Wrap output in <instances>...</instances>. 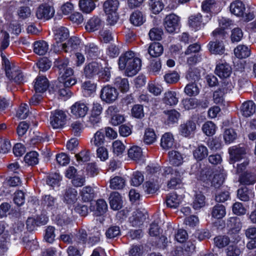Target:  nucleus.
<instances>
[{
	"label": "nucleus",
	"mask_w": 256,
	"mask_h": 256,
	"mask_svg": "<svg viewBox=\"0 0 256 256\" xmlns=\"http://www.w3.org/2000/svg\"><path fill=\"white\" fill-rule=\"evenodd\" d=\"M119 68L125 70V74L128 76L136 75L140 70L142 66L141 60L135 56L132 52H126L119 58Z\"/></svg>",
	"instance_id": "nucleus-1"
},
{
	"label": "nucleus",
	"mask_w": 256,
	"mask_h": 256,
	"mask_svg": "<svg viewBox=\"0 0 256 256\" xmlns=\"http://www.w3.org/2000/svg\"><path fill=\"white\" fill-rule=\"evenodd\" d=\"M4 65L6 76L10 81L18 84L22 82L24 77L18 66L11 64L7 59L4 60Z\"/></svg>",
	"instance_id": "nucleus-2"
},
{
	"label": "nucleus",
	"mask_w": 256,
	"mask_h": 256,
	"mask_svg": "<svg viewBox=\"0 0 256 256\" xmlns=\"http://www.w3.org/2000/svg\"><path fill=\"white\" fill-rule=\"evenodd\" d=\"M48 86V82L46 77L38 76L36 79L34 90L36 94L33 96V104H38L42 100V94L44 92Z\"/></svg>",
	"instance_id": "nucleus-3"
},
{
	"label": "nucleus",
	"mask_w": 256,
	"mask_h": 256,
	"mask_svg": "<svg viewBox=\"0 0 256 256\" xmlns=\"http://www.w3.org/2000/svg\"><path fill=\"white\" fill-rule=\"evenodd\" d=\"M210 18V14L206 15L203 18L200 14L198 13L189 17L188 23L190 26L196 30L203 28Z\"/></svg>",
	"instance_id": "nucleus-4"
},
{
	"label": "nucleus",
	"mask_w": 256,
	"mask_h": 256,
	"mask_svg": "<svg viewBox=\"0 0 256 256\" xmlns=\"http://www.w3.org/2000/svg\"><path fill=\"white\" fill-rule=\"evenodd\" d=\"M118 92L116 88L106 86L102 89L100 98L106 103L111 104L118 98Z\"/></svg>",
	"instance_id": "nucleus-5"
},
{
	"label": "nucleus",
	"mask_w": 256,
	"mask_h": 256,
	"mask_svg": "<svg viewBox=\"0 0 256 256\" xmlns=\"http://www.w3.org/2000/svg\"><path fill=\"white\" fill-rule=\"evenodd\" d=\"M66 117V114L62 110H56L52 112L50 118L51 126L54 128H62L65 124Z\"/></svg>",
	"instance_id": "nucleus-6"
},
{
	"label": "nucleus",
	"mask_w": 256,
	"mask_h": 256,
	"mask_svg": "<svg viewBox=\"0 0 256 256\" xmlns=\"http://www.w3.org/2000/svg\"><path fill=\"white\" fill-rule=\"evenodd\" d=\"M218 23L220 28L216 29L212 32V35L216 38L224 39L226 33L224 30L232 26V22L228 18H221L218 19Z\"/></svg>",
	"instance_id": "nucleus-7"
},
{
	"label": "nucleus",
	"mask_w": 256,
	"mask_h": 256,
	"mask_svg": "<svg viewBox=\"0 0 256 256\" xmlns=\"http://www.w3.org/2000/svg\"><path fill=\"white\" fill-rule=\"evenodd\" d=\"M35 14L38 19L48 20L54 16V10L50 6L41 4L37 8Z\"/></svg>",
	"instance_id": "nucleus-8"
},
{
	"label": "nucleus",
	"mask_w": 256,
	"mask_h": 256,
	"mask_svg": "<svg viewBox=\"0 0 256 256\" xmlns=\"http://www.w3.org/2000/svg\"><path fill=\"white\" fill-rule=\"evenodd\" d=\"M228 152L232 162L241 161L248 158V154L244 148L234 146L229 148Z\"/></svg>",
	"instance_id": "nucleus-9"
},
{
	"label": "nucleus",
	"mask_w": 256,
	"mask_h": 256,
	"mask_svg": "<svg viewBox=\"0 0 256 256\" xmlns=\"http://www.w3.org/2000/svg\"><path fill=\"white\" fill-rule=\"evenodd\" d=\"M180 23V18L174 14H170L164 18V25L168 32L172 33L178 28Z\"/></svg>",
	"instance_id": "nucleus-10"
},
{
	"label": "nucleus",
	"mask_w": 256,
	"mask_h": 256,
	"mask_svg": "<svg viewBox=\"0 0 256 256\" xmlns=\"http://www.w3.org/2000/svg\"><path fill=\"white\" fill-rule=\"evenodd\" d=\"M89 108L87 104L78 102H75L70 108L72 114L76 117L83 118L88 111Z\"/></svg>",
	"instance_id": "nucleus-11"
},
{
	"label": "nucleus",
	"mask_w": 256,
	"mask_h": 256,
	"mask_svg": "<svg viewBox=\"0 0 256 256\" xmlns=\"http://www.w3.org/2000/svg\"><path fill=\"white\" fill-rule=\"evenodd\" d=\"M218 38L222 40L221 38H216L215 40L209 42L208 47L211 53L216 54H222L224 52V46L222 41L220 40Z\"/></svg>",
	"instance_id": "nucleus-12"
},
{
	"label": "nucleus",
	"mask_w": 256,
	"mask_h": 256,
	"mask_svg": "<svg viewBox=\"0 0 256 256\" xmlns=\"http://www.w3.org/2000/svg\"><path fill=\"white\" fill-rule=\"evenodd\" d=\"M196 129V124L192 121L189 120L180 124V133L184 137H188L192 134Z\"/></svg>",
	"instance_id": "nucleus-13"
},
{
	"label": "nucleus",
	"mask_w": 256,
	"mask_h": 256,
	"mask_svg": "<svg viewBox=\"0 0 256 256\" xmlns=\"http://www.w3.org/2000/svg\"><path fill=\"white\" fill-rule=\"evenodd\" d=\"M169 163L174 166H178L184 162L183 155L177 150H170L168 152Z\"/></svg>",
	"instance_id": "nucleus-14"
},
{
	"label": "nucleus",
	"mask_w": 256,
	"mask_h": 256,
	"mask_svg": "<svg viewBox=\"0 0 256 256\" xmlns=\"http://www.w3.org/2000/svg\"><path fill=\"white\" fill-rule=\"evenodd\" d=\"M183 200L182 196L172 192L169 194L166 198V204L168 207L176 208L182 203Z\"/></svg>",
	"instance_id": "nucleus-15"
},
{
	"label": "nucleus",
	"mask_w": 256,
	"mask_h": 256,
	"mask_svg": "<svg viewBox=\"0 0 256 256\" xmlns=\"http://www.w3.org/2000/svg\"><path fill=\"white\" fill-rule=\"evenodd\" d=\"M101 69H102L101 64L96 62H91L85 66V76L88 78H93L94 76L98 74Z\"/></svg>",
	"instance_id": "nucleus-16"
},
{
	"label": "nucleus",
	"mask_w": 256,
	"mask_h": 256,
	"mask_svg": "<svg viewBox=\"0 0 256 256\" xmlns=\"http://www.w3.org/2000/svg\"><path fill=\"white\" fill-rule=\"evenodd\" d=\"M54 31V38L58 42H61L65 40L70 35L68 29L62 26L55 27Z\"/></svg>",
	"instance_id": "nucleus-17"
},
{
	"label": "nucleus",
	"mask_w": 256,
	"mask_h": 256,
	"mask_svg": "<svg viewBox=\"0 0 256 256\" xmlns=\"http://www.w3.org/2000/svg\"><path fill=\"white\" fill-rule=\"evenodd\" d=\"M104 24V21L99 17L94 16L87 22L86 28L88 32H94L100 28Z\"/></svg>",
	"instance_id": "nucleus-18"
},
{
	"label": "nucleus",
	"mask_w": 256,
	"mask_h": 256,
	"mask_svg": "<svg viewBox=\"0 0 256 256\" xmlns=\"http://www.w3.org/2000/svg\"><path fill=\"white\" fill-rule=\"evenodd\" d=\"M162 101L166 105L174 106L178 103V98L176 92L168 90L164 92Z\"/></svg>",
	"instance_id": "nucleus-19"
},
{
	"label": "nucleus",
	"mask_w": 256,
	"mask_h": 256,
	"mask_svg": "<svg viewBox=\"0 0 256 256\" xmlns=\"http://www.w3.org/2000/svg\"><path fill=\"white\" fill-rule=\"evenodd\" d=\"M230 8V12L238 16H243L246 10L244 4L238 0H234L232 2Z\"/></svg>",
	"instance_id": "nucleus-20"
},
{
	"label": "nucleus",
	"mask_w": 256,
	"mask_h": 256,
	"mask_svg": "<svg viewBox=\"0 0 256 256\" xmlns=\"http://www.w3.org/2000/svg\"><path fill=\"white\" fill-rule=\"evenodd\" d=\"M215 72L222 78H227L232 73V68L227 64H220L216 66Z\"/></svg>",
	"instance_id": "nucleus-21"
},
{
	"label": "nucleus",
	"mask_w": 256,
	"mask_h": 256,
	"mask_svg": "<svg viewBox=\"0 0 256 256\" xmlns=\"http://www.w3.org/2000/svg\"><path fill=\"white\" fill-rule=\"evenodd\" d=\"M202 8L206 12L216 13L220 10L219 5L214 0H205L202 4Z\"/></svg>",
	"instance_id": "nucleus-22"
},
{
	"label": "nucleus",
	"mask_w": 256,
	"mask_h": 256,
	"mask_svg": "<svg viewBox=\"0 0 256 256\" xmlns=\"http://www.w3.org/2000/svg\"><path fill=\"white\" fill-rule=\"evenodd\" d=\"M110 208L114 210H118L122 207V200L120 194L114 192L110 194L109 197Z\"/></svg>",
	"instance_id": "nucleus-23"
},
{
	"label": "nucleus",
	"mask_w": 256,
	"mask_h": 256,
	"mask_svg": "<svg viewBox=\"0 0 256 256\" xmlns=\"http://www.w3.org/2000/svg\"><path fill=\"white\" fill-rule=\"evenodd\" d=\"M256 110V106L252 100L244 102L241 107L242 114L245 117H249L254 114Z\"/></svg>",
	"instance_id": "nucleus-24"
},
{
	"label": "nucleus",
	"mask_w": 256,
	"mask_h": 256,
	"mask_svg": "<svg viewBox=\"0 0 256 256\" xmlns=\"http://www.w3.org/2000/svg\"><path fill=\"white\" fill-rule=\"evenodd\" d=\"M48 50V44L47 42L40 40L34 42L33 44V50L40 56L44 55Z\"/></svg>",
	"instance_id": "nucleus-25"
},
{
	"label": "nucleus",
	"mask_w": 256,
	"mask_h": 256,
	"mask_svg": "<svg viewBox=\"0 0 256 256\" xmlns=\"http://www.w3.org/2000/svg\"><path fill=\"white\" fill-rule=\"evenodd\" d=\"M106 141L105 136L102 130H98L90 139V143L92 146L100 147L103 146Z\"/></svg>",
	"instance_id": "nucleus-26"
},
{
	"label": "nucleus",
	"mask_w": 256,
	"mask_h": 256,
	"mask_svg": "<svg viewBox=\"0 0 256 256\" xmlns=\"http://www.w3.org/2000/svg\"><path fill=\"white\" fill-rule=\"evenodd\" d=\"M80 44V40L75 36L71 37L67 43L62 44V48L66 52H70L77 49Z\"/></svg>",
	"instance_id": "nucleus-27"
},
{
	"label": "nucleus",
	"mask_w": 256,
	"mask_h": 256,
	"mask_svg": "<svg viewBox=\"0 0 256 256\" xmlns=\"http://www.w3.org/2000/svg\"><path fill=\"white\" fill-rule=\"evenodd\" d=\"M64 202L68 204H74L78 199V192L76 190L72 188H66L64 194Z\"/></svg>",
	"instance_id": "nucleus-28"
},
{
	"label": "nucleus",
	"mask_w": 256,
	"mask_h": 256,
	"mask_svg": "<svg viewBox=\"0 0 256 256\" xmlns=\"http://www.w3.org/2000/svg\"><path fill=\"white\" fill-rule=\"evenodd\" d=\"M146 218V216L142 212L136 210L134 212L133 214L130 218V222L134 226H141Z\"/></svg>",
	"instance_id": "nucleus-29"
},
{
	"label": "nucleus",
	"mask_w": 256,
	"mask_h": 256,
	"mask_svg": "<svg viewBox=\"0 0 256 256\" xmlns=\"http://www.w3.org/2000/svg\"><path fill=\"white\" fill-rule=\"evenodd\" d=\"M130 21L133 25L140 26L145 22L146 17L141 12L136 10L131 14Z\"/></svg>",
	"instance_id": "nucleus-30"
},
{
	"label": "nucleus",
	"mask_w": 256,
	"mask_h": 256,
	"mask_svg": "<svg viewBox=\"0 0 256 256\" xmlns=\"http://www.w3.org/2000/svg\"><path fill=\"white\" fill-rule=\"evenodd\" d=\"M119 6L118 0H107L104 4V9L106 14L117 12Z\"/></svg>",
	"instance_id": "nucleus-31"
},
{
	"label": "nucleus",
	"mask_w": 256,
	"mask_h": 256,
	"mask_svg": "<svg viewBox=\"0 0 256 256\" xmlns=\"http://www.w3.org/2000/svg\"><path fill=\"white\" fill-rule=\"evenodd\" d=\"M163 50V46L160 43L153 42L149 46L148 52L151 56L156 58L162 54Z\"/></svg>",
	"instance_id": "nucleus-32"
},
{
	"label": "nucleus",
	"mask_w": 256,
	"mask_h": 256,
	"mask_svg": "<svg viewBox=\"0 0 256 256\" xmlns=\"http://www.w3.org/2000/svg\"><path fill=\"white\" fill-rule=\"evenodd\" d=\"M128 156L132 160L138 162L142 157V152L141 148L138 146H132L128 152Z\"/></svg>",
	"instance_id": "nucleus-33"
},
{
	"label": "nucleus",
	"mask_w": 256,
	"mask_h": 256,
	"mask_svg": "<svg viewBox=\"0 0 256 256\" xmlns=\"http://www.w3.org/2000/svg\"><path fill=\"white\" fill-rule=\"evenodd\" d=\"M193 155L197 160H202L208 156V150L203 145H198L194 150Z\"/></svg>",
	"instance_id": "nucleus-34"
},
{
	"label": "nucleus",
	"mask_w": 256,
	"mask_h": 256,
	"mask_svg": "<svg viewBox=\"0 0 256 256\" xmlns=\"http://www.w3.org/2000/svg\"><path fill=\"white\" fill-rule=\"evenodd\" d=\"M79 6L84 12L88 14L95 8L96 4L94 0H80Z\"/></svg>",
	"instance_id": "nucleus-35"
},
{
	"label": "nucleus",
	"mask_w": 256,
	"mask_h": 256,
	"mask_svg": "<svg viewBox=\"0 0 256 256\" xmlns=\"http://www.w3.org/2000/svg\"><path fill=\"white\" fill-rule=\"evenodd\" d=\"M183 170L180 168H173L170 166L162 167L161 169L162 176L166 178H171L175 176H179L180 172Z\"/></svg>",
	"instance_id": "nucleus-36"
},
{
	"label": "nucleus",
	"mask_w": 256,
	"mask_h": 256,
	"mask_svg": "<svg viewBox=\"0 0 256 256\" xmlns=\"http://www.w3.org/2000/svg\"><path fill=\"white\" fill-rule=\"evenodd\" d=\"M250 50L246 46L240 44L234 50L236 56L238 58H245L250 55Z\"/></svg>",
	"instance_id": "nucleus-37"
},
{
	"label": "nucleus",
	"mask_w": 256,
	"mask_h": 256,
	"mask_svg": "<svg viewBox=\"0 0 256 256\" xmlns=\"http://www.w3.org/2000/svg\"><path fill=\"white\" fill-rule=\"evenodd\" d=\"M174 138L170 133L164 134L161 138V146L166 150L172 148L174 146Z\"/></svg>",
	"instance_id": "nucleus-38"
},
{
	"label": "nucleus",
	"mask_w": 256,
	"mask_h": 256,
	"mask_svg": "<svg viewBox=\"0 0 256 256\" xmlns=\"http://www.w3.org/2000/svg\"><path fill=\"white\" fill-rule=\"evenodd\" d=\"M156 140V135L154 130L150 128L145 130L143 136V141L146 144H152Z\"/></svg>",
	"instance_id": "nucleus-39"
},
{
	"label": "nucleus",
	"mask_w": 256,
	"mask_h": 256,
	"mask_svg": "<svg viewBox=\"0 0 256 256\" xmlns=\"http://www.w3.org/2000/svg\"><path fill=\"white\" fill-rule=\"evenodd\" d=\"M114 84L122 92H127L130 88L128 79L119 76L115 78Z\"/></svg>",
	"instance_id": "nucleus-40"
},
{
	"label": "nucleus",
	"mask_w": 256,
	"mask_h": 256,
	"mask_svg": "<svg viewBox=\"0 0 256 256\" xmlns=\"http://www.w3.org/2000/svg\"><path fill=\"white\" fill-rule=\"evenodd\" d=\"M226 214V210L224 206L218 204L212 210V217L220 219L224 218Z\"/></svg>",
	"instance_id": "nucleus-41"
},
{
	"label": "nucleus",
	"mask_w": 256,
	"mask_h": 256,
	"mask_svg": "<svg viewBox=\"0 0 256 256\" xmlns=\"http://www.w3.org/2000/svg\"><path fill=\"white\" fill-rule=\"evenodd\" d=\"M82 88L83 94L86 96H91L96 90V85L90 81L84 82Z\"/></svg>",
	"instance_id": "nucleus-42"
},
{
	"label": "nucleus",
	"mask_w": 256,
	"mask_h": 256,
	"mask_svg": "<svg viewBox=\"0 0 256 256\" xmlns=\"http://www.w3.org/2000/svg\"><path fill=\"white\" fill-rule=\"evenodd\" d=\"M184 170H182L179 172V176H175L170 178V180L168 182V187L169 188H174L180 184L182 182V176Z\"/></svg>",
	"instance_id": "nucleus-43"
},
{
	"label": "nucleus",
	"mask_w": 256,
	"mask_h": 256,
	"mask_svg": "<svg viewBox=\"0 0 256 256\" xmlns=\"http://www.w3.org/2000/svg\"><path fill=\"white\" fill-rule=\"evenodd\" d=\"M125 180L120 176H116L110 180V188L112 189H121L125 185Z\"/></svg>",
	"instance_id": "nucleus-44"
},
{
	"label": "nucleus",
	"mask_w": 256,
	"mask_h": 256,
	"mask_svg": "<svg viewBox=\"0 0 256 256\" xmlns=\"http://www.w3.org/2000/svg\"><path fill=\"white\" fill-rule=\"evenodd\" d=\"M62 177L58 174L54 173L48 176L46 183L52 187L59 186Z\"/></svg>",
	"instance_id": "nucleus-45"
},
{
	"label": "nucleus",
	"mask_w": 256,
	"mask_h": 256,
	"mask_svg": "<svg viewBox=\"0 0 256 256\" xmlns=\"http://www.w3.org/2000/svg\"><path fill=\"white\" fill-rule=\"evenodd\" d=\"M239 181L244 184H250L254 183L255 178L253 174L246 172L240 175Z\"/></svg>",
	"instance_id": "nucleus-46"
},
{
	"label": "nucleus",
	"mask_w": 256,
	"mask_h": 256,
	"mask_svg": "<svg viewBox=\"0 0 256 256\" xmlns=\"http://www.w3.org/2000/svg\"><path fill=\"white\" fill-rule=\"evenodd\" d=\"M80 194L84 202L90 201L94 198V190L90 186H85L82 189Z\"/></svg>",
	"instance_id": "nucleus-47"
},
{
	"label": "nucleus",
	"mask_w": 256,
	"mask_h": 256,
	"mask_svg": "<svg viewBox=\"0 0 256 256\" xmlns=\"http://www.w3.org/2000/svg\"><path fill=\"white\" fill-rule=\"evenodd\" d=\"M202 130L206 136H212L216 133V126L212 122L208 121L203 124Z\"/></svg>",
	"instance_id": "nucleus-48"
},
{
	"label": "nucleus",
	"mask_w": 256,
	"mask_h": 256,
	"mask_svg": "<svg viewBox=\"0 0 256 256\" xmlns=\"http://www.w3.org/2000/svg\"><path fill=\"white\" fill-rule=\"evenodd\" d=\"M85 52L87 57L95 58L98 56V48L94 44H90L85 46Z\"/></svg>",
	"instance_id": "nucleus-49"
},
{
	"label": "nucleus",
	"mask_w": 256,
	"mask_h": 256,
	"mask_svg": "<svg viewBox=\"0 0 256 256\" xmlns=\"http://www.w3.org/2000/svg\"><path fill=\"white\" fill-rule=\"evenodd\" d=\"M150 8L154 14H158L164 8V4L162 0H150Z\"/></svg>",
	"instance_id": "nucleus-50"
},
{
	"label": "nucleus",
	"mask_w": 256,
	"mask_h": 256,
	"mask_svg": "<svg viewBox=\"0 0 256 256\" xmlns=\"http://www.w3.org/2000/svg\"><path fill=\"white\" fill-rule=\"evenodd\" d=\"M204 205L205 196L200 192L196 194L193 202L194 208L196 210H198L203 207Z\"/></svg>",
	"instance_id": "nucleus-51"
},
{
	"label": "nucleus",
	"mask_w": 256,
	"mask_h": 256,
	"mask_svg": "<svg viewBox=\"0 0 256 256\" xmlns=\"http://www.w3.org/2000/svg\"><path fill=\"white\" fill-rule=\"evenodd\" d=\"M184 91L188 96H196L200 92L197 85L192 82L186 86Z\"/></svg>",
	"instance_id": "nucleus-52"
},
{
	"label": "nucleus",
	"mask_w": 256,
	"mask_h": 256,
	"mask_svg": "<svg viewBox=\"0 0 256 256\" xmlns=\"http://www.w3.org/2000/svg\"><path fill=\"white\" fill-rule=\"evenodd\" d=\"M144 180V176L142 174L138 171L135 172L133 173L131 178V184L138 186L140 185Z\"/></svg>",
	"instance_id": "nucleus-53"
},
{
	"label": "nucleus",
	"mask_w": 256,
	"mask_h": 256,
	"mask_svg": "<svg viewBox=\"0 0 256 256\" xmlns=\"http://www.w3.org/2000/svg\"><path fill=\"white\" fill-rule=\"evenodd\" d=\"M243 250L242 246L237 244H232L228 246L226 253L228 256H238Z\"/></svg>",
	"instance_id": "nucleus-54"
},
{
	"label": "nucleus",
	"mask_w": 256,
	"mask_h": 256,
	"mask_svg": "<svg viewBox=\"0 0 256 256\" xmlns=\"http://www.w3.org/2000/svg\"><path fill=\"white\" fill-rule=\"evenodd\" d=\"M28 112L29 108L28 106L26 104H24L18 108L16 116L20 120L25 119L27 118Z\"/></svg>",
	"instance_id": "nucleus-55"
},
{
	"label": "nucleus",
	"mask_w": 256,
	"mask_h": 256,
	"mask_svg": "<svg viewBox=\"0 0 256 256\" xmlns=\"http://www.w3.org/2000/svg\"><path fill=\"white\" fill-rule=\"evenodd\" d=\"M162 30L158 28H152L148 33L150 38L152 40H160L162 39Z\"/></svg>",
	"instance_id": "nucleus-56"
},
{
	"label": "nucleus",
	"mask_w": 256,
	"mask_h": 256,
	"mask_svg": "<svg viewBox=\"0 0 256 256\" xmlns=\"http://www.w3.org/2000/svg\"><path fill=\"white\" fill-rule=\"evenodd\" d=\"M230 242V239L226 236H219L214 238V243L218 248H222L227 246Z\"/></svg>",
	"instance_id": "nucleus-57"
},
{
	"label": "nucleus",
	"mask_w": 256,
	"mask_h": 256,
	"mask_svg": "<svg viewBox=\"0 0 256 256\" xmlns=\"http://www.w3.org/2000/svg\"><path fill=\"white\" fill-rule=\"evenodd\" d=\"M108 210V204L103 199H100L96 202V214L98 215H101L106 212Z\"/></svg>",
	"instance_id": "nucleus-58"
},
{
	"label": "nucleus",
	"mask_w": 256,
	"mask_h": 256,
	"mask_svg": "<svg viewBox=\"0 0 256 256\" xmlns=\"http://www.w3.org/2000/svg\"><path fill=\"white\" fill-rule=\"evenodd\" d=\"M125 149V146L121 141L117 140L113 142V152L116 156L122 154L124 152Z\"/></svg>",
	"instance_id": "nucleus-59"
},
{
	"label": "nucleus",
	"mask_w": 256,
	"mask_h": 256,
	"mask_svg": "<svg viewBox=\"0 0 256 256\" xmlns=\"http://www.w3.org/2000/svg\"><path fill=\"white\" fill-rule=\"evenodd\" d=\"M200 72L198 69L190 68L186 75V78L192 82H196L200 78Z\"/></svg>",
	"instance_id": "nucleus-60"
},
{
	"label": "nucleus",
	"mask_w": 256,
	"mask_h": 256,
	"mask_svg": "<svg viewBox=\"0 0 256 256\" xmlns=\"http://www.w3.org/2000/svg\"><path fill=\"white\" fill-rule=\"evenodd\" d=\"M225 179V175L223 172H217L214 174L212 184L215 187H219L222 185Z\"/></svg>",
	"instance_id": "nucleus-61"
},
{
	"label": "nucleus",
	"mask_w": 256,
	"mask_h": 256,
	"mask_svg": "<svg viewBox=\"0 0 256 256\" xmlns=\"http://www.w3.org/2000/svg\"><path fill=\"white\" fill-rule=\"evenodd\" d=\"M164 113L166 115L168 122L171 123L177 122L180 116V113L175 110L165 111Z\"/></svg>",
	"instance_id": "nucleus-62"
},
{
	"label": "nucleus",
	"mask_w": 256,
	"mask_h": 256,
	"mask_svg": "<svg viewBox=\"0 0 256 256\" xmlns=\"http://www.w3.org/2000/svg\"><path fill=\"white\" fill-rule=\"evenodd\" d=\"M54 228L52 226H48L46 230L44 240L49 243H52L56 237L54 234Z\"/></svg>",
	"instance_id": "nucleus-63"
},
{
	"label": "nucleus",
	"mask_w": 256,
	"mask_h": 256,
	"mask_svg": "<svg viewBox=\"0 0 256 256\" xmlns=\"http://www.w3.org/2000/svg\"><path fill=\"white\" fill-rule=\"evenodd\" d=\"M132 116L138 118H140L144 116L143 106L140 104H135L131 110Z\"/></svg>",
	"instance_id": "nucleus-64"
}]
</instances>
